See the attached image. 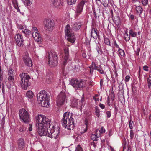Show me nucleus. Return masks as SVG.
Masks as SVG:
<instances>
[{"label":"nucleus","mask_w":151,"mask_h":151,"mask_svg":"<svg viewBox=\"0 0 151 151\" xmlns=\"http://www.w3.org/2000/svg\"><path fill=\"white\" fill-rule=\"evenodd\" d=\"M140 49L139 48H137L136 50V55H139V52L140 51Z\"/></svg>","instance_id":"864d4df0"},{"label":"nucleus","mask_w":151,"mask_h":151,"mask_svg":"<svg viewBox=\"0 0 151 151\" xmlns=\"http://www.w3.org/2000/svg\"><path fill=\"white\" fill-rule=\"evenodd\" d=\"M87 1L85 0H81L78 2L75 8V12L76 15L78 16L79 15L83 12L84 6Z\"/></svg>","instance_id":"9d476101"},{"label":"nucleus","mask_w":151,"mask_h":151,"mask_svg":"<svg viewBox=\"0 0 151 151\" xmlns=\"http://www.w3.org/2000/svg\"><path fill=\"white\" fill-rule=\"evenodd\" d=\"M66 100L65 93L64 92H61L57 97V103L58 106H60L62 105Z\"/></svg>","instance_id":"ddd939ff"},{"label":"nucleus","mask_w":151,"mask_h":151,"mask_svg":"<svg viewBox=\"0 0 151 151\" xmlns=\"http://www.w3.org/2000/svg\"><path fill=\"white\" fill-rule=\"evenodd\" d=\"M32 33L34 40L37 42L41 41V37L38 29L35 27H33L32 29Z\"/></svg>","instance_id":"f8f14e48"},{"label":"nucleus","mask_w":151,"mask_h":151,"mask_svg":"<svg viewBox=\"0 0 151 151\" xmlns=\"http://www.w3.org/2000/svg\"><path fill=\"white\" fill-rule=\"evenodd\" d=\"M3 78V75L1 73H0V83H1Z\"/></svg>","instance_id":"13d9d810"},{"label":"nucleus","mask_w":151,"mask_h":151,"mask_svg":"<svg viewBox=\"0 0 151 151\" xmlns=\"http://www.w3.org/2000/svg\"><path fill=\"white\" fill-rule=\"evenodd\" d=\"M65 56L64 57V61H63V64L64 65H65L66 64V62L67 61L68 57H69V52L68 49H65Z\"/></svg>","instance_id":"aec40b11"},{"label":"nucleus","mask_w":151,"mask_h":151,"mask_svg":"<svg viewBox=\"0 0 151 151\" xmlns=\"http://www.w3.org/2000/svg\"><path fill=\"white\" fill-rule=\"evenodd\" d=\"M14 72V70L11 68H10L8 71V76H14L13 73Z\"/></svg>","instance_id":"473e14b6"},{"label":"nucleus","mask_w":151,"mask_h":151,"mask_svg":"<svg viewBox=\"0 0 151 151\" xmlns=\"http://www.w3.org/2000/svg\"><path fill=\"white\" fill-rule=\"evenodd\" d=\"M19 129L20 131L21 132H24V131H25L26 130V128H25L24 127H21Z\"/></svg>","instance_id":"09e8293b"},{"label":"nucleus","mask_w":151,"mask_h":151,"mask_svg":"<svg viewBox=\"0 0 151 151\" xmlns=\"http://www.w3.org/2000/svg\"><path fill=\"white\" fill-rule=\"evenodd\" d=\"M91 139L93 141H97V138L99 137H97V136L95 134H93L91 136Z\"/></svg>","instance_id":"e433bc0d"},{"label":"nucleus","mask_w":151,"mask_h":151,"mask_svg":"<svg viewBox=\"0 0 151 151\" xmlns=\"http://www.w3.org/2000/svg\"><path fill=\"white\" fill-rule=\"evenodd\" d=\"M96 49L97 50V52L98 53H100L101 52V50H100L99 49V48L98 47V48H96Z\"/></svg>","instance_id":"0e129e2a"},{"label":"nucleus","mask_w":151,"mask_h":151,"mask_svg":"<svg viewBox=\"0 0 151 151\" xmlns=\"http://www.w3.org/2000/svg\"><path fill=\"white\" fill-rule=\"evenodd\" d=\"M107 104L109 106H110V101H109V97H108L107 98Z\"/></svg>","instance_id":"4d7b16f0"},{"label":"nucleus","mask_w":151,"mask_h":151,"mask_svg":"<svg viewBox=\"0 0 151 151\" xmlns=\"http://www.w3.org/2000/svg\"><path fill=\"white\" fill-rule=\"evenodd\" d=\"M36 126L40 136H46L48 133V127L50 128L51 120L45 116L38 114L36 117Z\"/></svg>","instance_id":"f257e3e1"},{"label":"nucleus","mask_w":151,"mask_h":151,"mask_svg":"<svg viewBox=\"0 0 151 151\" xmlns=\"http://www.w3.org/2000/svg\"><path fill=\"white\" fill-rule=\"evenodd\" d=\"M23 59L26 65L29 67H32V61L29 58L28 53H25L23 56Z\"/></svg>","instance_id":"2eb2a0df"},{"label":"nucleus","mask_w":151,"mask_h":151,"mask_svg":"<svg viewBox=\"0 0 151 151\" xmlns=\"http://www.w3.org/2000/svg\"><path fill=\"white\" fill-rule=\"evenodd\" d=\"M137 0H132V3H135Z\"/></svg>","instance_id":"338daca9"},{"label":"nucleus","mask_w":151,"mask_h":151,"mask_svg":"<svg viewBox=\"0 0 151 151\" xmlns=\"http://www.w3.org/2000/svg\"><path fill=\"white\" fill-rule=\"evenodd\" d=\"M96 69L101 74H103L104 73V71L103 70H102V69L100 67V66H97V67Z\"/></svg>","instance_id":"72a5a7b5"},{"label":"nucleus","mask_w":151,"mask_h":151,"mask_svg":"<svg viewBox=\"0 0 151 151\" xmlns=\"http://www.w3.org/2000/svg\"><path fill=\"white\" fill-rule=\"evenodd\" d=\"M99 131L100 132L101 134L105 132V129L103 127H102L101 128L100 130Z\"/></svg>","instance_id":"de8ad7c7"},{"label":"nucleus","mask_w":151,"mask_h":151,"mask_svg":"<svg viewBox=\"0 0 151 151\" xmlns=\"http://www.w3.org/2000/svg\"><path fill=\"white\" fill-rule=\"evenodd\" d=\"M95 134L97 136V137H100L101 135L100 132L98 129L96 130Z\"/></svg>","instance_id":"c9c22d12"},{"label":"nucleus","mask_w":151,"mask_h":151,"mask_svg":"<svg viewBox=\"0 0 151 151\" xmlns=\"http://www.w3.org/2000/svg\"><path fill=\"white\" fill-rule=\"evenodd\" d=\"M81 25V23L80 22H76L72 26V29L73 30H78L80 28Z\"/></svg>","instance_id":"5701e85b"},{"label":"nucleus","mask_w":151,"mask_h":151,"mask_svg":"<svg viewBox=\"0 0 151 151\" xmlns=\"http://www.w3.org/2000/svg\"><path fill=\"white\" fill-rule=\"evenodd\" d=\"M82 56L84 58H86V53L83 52L82 53Z\"/></svg>","instance_id":"bf43d9fd"},{"label":"nucleus","mask_w":151,"mask_h":151,"mask_svg":"<svg viewBox=\"0 0 151 151\" xmlns=\"http://www.w3.org/2000/svg\"><path fill=\"white\" fill-rule=\"evenodd\" d=\"M19 116L22 122L24 123H27L29 122V115L25 109H22L20 110Z\"/></svg>","instance_id":"0eeeda50"},{"label":"nucleus","mask_w":151,"mask_h":151,"mask_svg":"<svg viewBox=\"0 0 151 151\" xmlns=\"http://www.w3.org/2000/svg\"><path fill=\"white\" fill-rule=\"evenodd\" d=\"M112 135V133L111 130H110L109 132L108 135L109 136H110Z\"/></svg>","instance_id":"680f3d73"},{"label":"nucleus","mask_w":151,"mask_h":151,"mask_svg":"<svg viewBox=\"0 0 151 151\" xmlns=\"http://www.w3.org/2000/svg\"><path fill=\"white\" fill-rule=\"evenodd\" d=\"M77 0H67V3L68 5H71L75 4Z\"/></svg>","instance_id":"2f4dec72"},{"label":"nucleus","mask_w":151,"mask_h":151,"mask_svg":"<svg viewBox=\"0 0 151 151\" xmlns=\"http://www.w3.org/2000/svg\"><path fill=\"white\" fill-rule=\"evenodd\" d=\"M37 96L38 103L41 104L42 106L46 107L49 106L50 96L46 91H40Z\"/></svg>","instance_id":"7ed1b4c3"},{"label":"nucleus","mask_w":151,"mask_h":151,"mask_svg":"<svg viewBox=\"0 0 151 151\" xmlns=\"http://www.w3.org/2000/svg\"><path fill=\"white\" fill-rule=\"evenodd\" d=\"M25 4L26 3L27 5L30 4L32 2V0H22Z\"/></svg>","instance_id":"f704fd0d"},{"label":"nucleus","mask_w":151,"mask_h":151,"mask_svg":"<svg viewBox=\"0 0 151 151\" xmlns=\"http://www.w3.org/2000/svg\"><path fill=\"white\" fill-rule=\"evenodd\" d=\"M26 96L29 100V99H31L33 97L34 94L32 91L29 90L26 93Z\"/></svg>","instance_id":"b1692460"},{"label":"nucleus","mask_w":151,"mask_h":151,"mask_svg":"<svg viewBox=\"0 0 151 151\" xmlns=\"http://www.w3.org/2000/svg\"><path fill=\"white\" fill-rule=\"evenodd\" d=\"M55 124V125H52V126L50 128V134L48 133L46 135H47L48 137L51 138H54L55 139L57 138L59 135L60 132V128L57 124Z\"/></svg>","instance_id":"423d86ee"},{"label":"nucleus","mask_w":151,"mask_h":151,"mask_svg":"<svg viewBox=\"0 0 151 151\" xmlns=\"http://www.w3.org/2000/svg\"><path fill=\"white\" fill-rule=\"evenodd\" d=\"M134 136L133 130H131L130 131V137L131 139H132Z\"/></svg>","instance_id":"79ce46f5"},{"label":"nucleus","mask_w":151,"mask_h":151,"mask_svg":"<svg viewBox=\"0 0 151 151\" xmlns=\"http://www.w3.org/2000/svg\"><path fill=\"white\" fill-rule=\"evenodd\" d=\"M104 43L107 45H110V43L109 40L107 38H104Z\"/></svg>","instance_id":"4c0bfd02"},{"label":"nucleus","mask_w":151,"mask_h":151,"mask_svg":"<svg viewBox=\"0 0 151 151\" xmlns=\"http://www.w3.org/2000/svg\"><path fill=\"white\" fill-rule=\"evenodd\" d=\"M65 30L66 38H67L68 41L71 43H74L76 40V38L73 33L72 32L69 25L66 26Z\"/></svg>","instance_id":"6e6552de"},{"label":"nucleus","mask_w":151,"mask_h":151,"mask_svg":"<svg viewBox=\"0 0 151 151\" xmlns=\"http://www.w3.org/2000/svg\"><path fill=\"white\" fill-rule=\"evenodd\" d=\"M19 76L21 78L20 83L22 88L24 90L27 89L30 85L29 80L30 77L27 74L23 73L20 74Z\"/></svg>","instance_id":"20e7f679"},{"label":"nucleus","mask_w":151,"mask_h":151,"mask_svg":"<svg viewBox=\"0 0 151 151\" xmlns=\"http://www.w3.org/2000/svg\"><path fill=\"white\" fill-rule=\"evenodd\" d=\"M95 114L96 116L99 118L101 114L99 109L98 107H96L95 108Z\"/></svg>","instance_id":"c85d7f7f"},{"label":"nucleus","mask_w":151,"mask_h":151,"mask_svg":"<svg viewBox=\"0 0 151 151\" xmlns=\"http://www.w3.org/2000/svg\"><path fill=\"white\" fill-rule=\"evenodd\" d=\"M15 39L17 45L20 47H23L24 45V40L22 35L19 34H16L15 37Z\"/></svg>","instance_id":"4468645a"},{"label":"nucleus","mask_w":151,"mask_h":151,"mask_svg":"<svg viewBox=\"0 0 151 151\" xmlns=\"http://www.w3.org/2000/svg\"><path fill=\"white\" fill-rule=\"evenodd\" d=\"M73 114L67 112L64 113L61 120L62 125L68 130L73 129L74 127V121L73 119Z\"/></svg>","instance_id":"f03ea898"},{"label":"nucleus","mask_w":151,"mask_h":151,"mask_svg":"<svg viewBox=\"0 0 151 151\" xmlns=\"http://www.w3.org/2000/svg\"><path fill=\"white\" fill-rule=\"evenodd\" d=\"M97 30L95 29H92L91 32V35L92 37L95 39H96L98 37V34L97 32Z\"/></svg>","instance_id":"a878e982"},{"label":"nucleus","mask_w":151,"mask_h":151,"mask_svg":"<svg viewBox=\"0 0 151 151\" xmlns=\"http://www.w3.org/2000/svg\"><path fill=\"white\" fill-rule=\"evenodd\" d=\"M91 67L92 68V69H96L97 67V66H96L95 62H92V63L91 65Z\"/></svg>","instance_id":"a19ab883"},{"label":"nucleus","mask_w":151,"mask_h":151,"mask_svg":"<svg viewBox=\"0 0 151 151\" xmlns=\"http://www.w3.org/2000/svg\"><path fill=\"white\" fill-rule=\"evenodd\" d=\"M120 22H115V24L116 25H117V26L118 25H119L120 24Z\"/></svg>","instance_id":"69168bd1"},{"label":"nucleus","mask_w":151,"mask_h":151,"mask_svg":"<svg viewBox=\"0 0 151 151\" xmlns=\"http://www.w3.org/2000/svg\"><path fill=\"white\" fill-rule=\"evenodd\" d=\"M78 100L76 99H74L72 102L71 106L73 107H76L78 105Z\"/></svg>","instance_id":"c756f323"},{"label":"nucleus","mask_w":151,"mask_h":151,"mask_svg":"<svg viewBox=\"0 0 151 151\" xmlns=\"http://www.w3.org/2000/svg\"><path fill=\"white\" fill-rule=\"evenodd\" d=\"M32 124H30L29 125V127H28V129L29 131H31L32 130Z\"/></svg>","instance_id":"3c124183"},{"label":"nucleus","mask_w":151,"mask_h":151,"mask_svg":"<svg viewBox=\"0 0 151 151\" xmlns=\"http://www.w3.org/2000/svg\"><path fill=\"white\" fill-rule=\"evenodd\" d=\"M70 83L76 90H81L86 86V81L82 80L72 79Z\"/></svg>","instance_id":"39448f33"},{"label":"nucleus","mask_w":151,"mask_h":151,"mask_svg":"<svg viewBox=\"0 0 151 151\" xmlns=\"http://www.w3.org/2000/svg\"><path fill=\"white\" fill-rule=\"evenodd\" d=\"M21 29L22 32L25 35H29L30 33V31L27 28L26 25H23L22 26Z\"/></svg>","instance_id":"412c9836"},{"label":"nucleus","mask_w":151,"mask_h":151,"mask_svg":"<svg viewBox=\"0 0 151 151\" xmlns=\"http://www.w3.org/2000/svg\"><path fill=\"white\" fill-rule=\"evenodd\" d=\"M106 0H104L103 1V3L101 2V4H103L104 7H107L108 6V5L107 3L106 2Z\"/></svg>","instance_id":"ea45409f"},{"label":"nucleus","mask_w":151,"mask_h":151,"mask_svg":"<svg viewBox=\"0 0 151 151\" xmlns=\"http://www.w3.org/2000/svg\"><path fill=\"white\" fill-rule=\"evenodd\" d=\"M5 117L3 116L2 118V124H4V122H5Z\"/></svg>","instance_id":"052dcab7"},{"label":"nucleus","mask_w":151,"mask_h":151,"mask_svg":"<svg viewBox=\"0 0 151 151\" xmlns=\"http://www.w3.org/2000/svg\"><path fill=\"white\" fill-rule=\"evenodd\" d=\"M130 76H128L127 75L125 77V81L126 82H128L130 79Z\"/></svg>","instance_id":"49530a36"},{"label":"nucleus","mask_w":151,"mask_h":151,"mask_svg":"<svg viewBox=\"0 0 151 151\" xmlns=\"http://www.w3.org/2000/svg\"><path fill=\"white\" fill-rule=\"evenodd\" d=\"M130 18L132 20H133L134 19V16L133 15H131L130 16Z\"/></svg>","instance_id":"e2e57ef3"},{"label":"nucleus","mask_w":151,"mask_h":151,"mask_svg":"<svg viewBox=\"0 0 151 151\" xmlns=\"http://www.w3.org/2000/svg\"><path fill=\"white\" fill-rule=\"evenodd\" d=\"M124 39L126 41H129L130 39V36L129 35L127 32H126L124 34Z\"/></svg>","instance_id":"cd10ccee"},{"label":"nucleus","mask_w":151,"mask_h":151,"mask_svg":"<svg viewBox=\"0 0 151 151\" xmlns=\"http://www.w3.org/2000/svg\"><path fill=\"white\" fill-rule=\"evenodd\" d=\"M52 2L54 6L58 8L60 6L63 5V0H52Z\"/></svg>","instance_id":"dca6fc26"},{"label":"nucleus","mask_w":151,"mask_h":151,"mask_svg":"<svg viewBox=\"0 0 151 151\" xmlns=\"http://www.w3.org/2000/svg\"><path fill=\"white\" fill-rule=\"evenodd\" d=\"M133 121H130L129 122V128L132 129L133 128Z\"/></svg>","instance_id":"c03bdc74"},{"label":"nucleus","mask_w":151,"mask_h":151,"mask_svg":"<svg viewBox=\"0 0 151 151\" xmlns=\"http://www.w3.org/2000/svg\"><path fill=\"white\" fill-rule=\"evenodd\" d=\"M134 6H135V10L136 14L139 17H141V14L143 11L142 8L140 6H136V5H134Z\"/></svg>","instance_id":"f3484780"},{"label":"nucleus","mask_w":151,"mask_h":151,"mask_svg":"<svg viewBox=\"0 0 151 151\" xmlns=\"http://www.w3.org/2000/svg\"><path fill=\"white\" fill-rule=\"evenodd\" d=\"M141 3L143 6H146L148 4V0H142Z\"/></svg>","instance_id":"58836bf2"},{"label":"nucleus","mask_w":151,"mask_h":151,"mask_svg":"<svg viewBox=\"0 0 151 151\" xmlns=\"http://www.w3.org/2000/svg\"><path fill=\"white\" fill-rule=\"evenodd\" d=\"M48 64L51 67H55L58 63V57L55 52L50 51L48 53Z\"/></svg>","instance_id":"1a4fd4ad"},{"label":"nucleus","mask_w":151,"mask_h":151,"mask_svg":"<svg viewBox=\"0 0 151 151\" xmlns=\"http://www.w3.org/2000/svg\"><path fill=\"white\" fill-rule=\"evenodd\" d=\"M115 76L116 77H117L118 76V74L116 72H115Z\"/></svg>","instance_id":"774afa93"},{"label":"nucleus","mask_w":151,"mask_h":151,"mask_svg":"<svg viewBox=\"0 0 151 151\" xmlns=\"http://www.w3.org/2000/svg\"><path fill=\"white\" fill-rule=\"evenodd\" d=\"M114 46L116 48H118V49H119L120 48L119 47V46L117 44L116 42V41H114Z\"/></svg>","instance_id":"a18cd8bd"},{"label":"nucleus","mask_w":151,"mask_h":151,"mask_svg":"<svg viewBox=\"0 0 151 151\" xmlns=\"http://www.w3.org/2000/svg\"><path fill=\"white\" fill-rule=\"evenodd\" d=\"M97 96V95H96V96H94L93 97V99L95 100V101H99V98H96V97Z\"/></svg>","instance_id":"5fc2aeb1"},{"label":"nucleus","mask_w":151,"mask_h":151,"mask_svg":"<svg viewBox=\"0 0 151 151\" xmlns=\"http://www.w3.org/2000/svg\"><path fill=\"white\" fill-rule=\"evenodd\" d=\"M144 70L148 71V67L147 65H145L143 67Z\"/></svg>","instance_id":"8fccbe9b"},{"label":"nucleus","mask_w":151,"mask_h":151,"mask_svg":"<svg viewBox=\"0 0 151 151\" xmlns=\"http://www.w3.org/2000/svg\"><path fill=\"white\" fill-rule=\"evenodd\" d=\"M52 75L51 73H47L46 76V81L47 83H50L52 81Z\"/></svg>","instance_id":"4be33fe9"},{"label":"nucleus","mask_w":151,"mask_h":151,"mask_svg":"<svg viewBox=\"0 0 151 151\" xmlns=\"http://www.w3.org/2000/svg\"><path fill=\"white\" fill-rule=\"evenodd\" d=\"M14 76H9L8 78V83L9 84V85L8 84L7 86L11 85H13L14 82Z\"/></svg>","instance_id":"393cba45"},{"label":"nucleus","mask_w":151,"mask_h":151,"mask_svg":"<svg viewBox=\"0 0 151 151\" xmlns=\"http://www.w3.org/2000/svg\"><path fill=\"white\" fill-rule=\"evenodd\" d=\"M129 33L130 36L132 37H135L137 36V33L132 29L129 30Z\"/></svg>","instance_id":"bb28decb"},{"label":"nucleus","mask_w":151,"mask_h":151,"mask_svg":"<svg viewBox=\"0 0 151 151\" xmlns=\"http://www.w3.org/2000/svg\"><path fill=\"white\" fill-rule=\"evenodd\" d=\"M44 24L45 29L47 31L51 32L54 29L55 24L52 19H46Z\"/></svg>","instance_id":"9b49d317"},{"label":"nucleus","mask_w":151,"mask_h":151,"mask_svg":"<svg viewBox=\"0 0 151 151\" xmlns=\"http://www.w3.org/2000/svg\"><path fill=\"white\" fill-rule=\"evenodd\" d=\"M76 151H83L82 149L79 145H78L76 147Z\"/></svg>","instance_id":"37998d69"},{"label":"nucleus","mask_w":151,"mask_h":151,"mask_svg":"<svg viewBox=\"0 0 151 151\" xmlns=\"http://www.w3.org/2000/svg\"><path fill=\"white\" fill-rule=\"evenodd\" d=\"M12 3L13 6L14 8L17 10V12H19L20 14L22 15H24V14L23 12H21L19 8L17 1V0H12Z\"/></svg>","instance_id":"6ab92c4d"},{"label":"nucleus","mask_w":151,"mask_h":151,"mask_svg":"<svg viewBox=\"0 0 151 151\" xmlns=\"http://www.w3.org/2000/svg\"><path fill=\"white\" fill-rule=\"evenodd\" d=\"M118 51L119 54L121 56L124 57L125 56V53L123 50L119 48L118 49Z\"/></svg>","instance_id":"7c9ffc66"},{"label":"nucleus","mask_w":151,"mask_h":151,"mask_svg":"<svg viewBox=\"0 0 151 151\" xmlns=\"http://www.w3.org/2000/svg\"><path fill=\"white\" fill-rule=\"evenodd\" d=\"M106 114L108 118H109L111 116V113L110 111H107L106 112Z\"/></svg>","instance_id":"603ef678"},{"label":"nucleus","mask_w":151,"mask_h":151,"mask_svg":"<svg viewBox=\"0 0 151 151\" xmlns=\"http://www.w3.org/2000/svg\"><path fill=\"white\" fill-rule=\"evenodd\" d=\"M99 106L102 109H104L105 108V106L104 105L101 103L99 104Z\"/></svg>","instance_id":"6e6d98bb"},{"label":"nucleus","mask_w":151,"mask_h":151,"mask_svg":"<svg viewBox=\"0 0 151 151\" xmlns=\"http://www.w3.org/2000/svg\"><path fill=\"white\" fill-rule=\"evenodd\" d=\"M18 148L20 150H22L24 147L25 143L24 139H20L17 141Z\"/></svg>","instance_id":"a211bd4d"}]
</instances>
